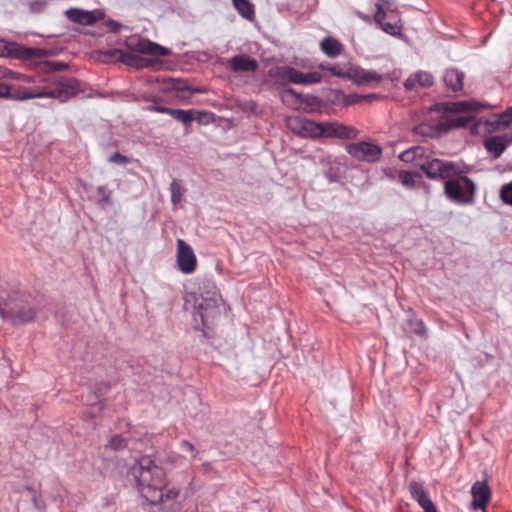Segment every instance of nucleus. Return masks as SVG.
Returning <instances> with one entry per match:
<instances>
[{"label":"nucleus","instance_id":"obj_25","mask_svg":"<svg viewBox=\"0 0 512 512\" xmlns=\"http://www.w3.org/2000/svg\"><path fill=\"white\" fill-rule=\"evenodd\" d=\"M298 124L299 132L304 136H309L312 138L321 137V133L323 132L321 123H317L309 119H299Z\"/></svg>","mask_w":512,"mask_h":512},{"label":"nucleus","instance_id":"obj_14","mask_svg":"<svg viewBox=\"0 0 512 512\" xmlns=\"http://www.w3.org/2000/svg\"><path fill=\"white\" fill-rule=\"evenodd\" d=\"M409 492L411 497L417 501V503L422 507L424 512H437V509L432 502V500L428 497L427 492L425 491L424 485L417 481H411L409 484Z\"/></svg>","mask_w":512,"mask_h":512},{"label":"nucleus","instance_id":"obj_45","mask_svg":"<svg viewBox=\"0 0 512 512\" xmlns=\"http://www.w3.org/2000/svg\"><path fill=\"white\" fill-rule=\"evenodd\" d=\"M245 512H265L259 501H252L245 507Z\"/></svg>","mask_w":512,"mask_h":512},{"label":"nucleus","instance_id":"obj_28","mask_svg":"<svg viewBox=\"0 0 512 512\" xmlns=\"http://www.w3.org/2000/svg\"><path fill=\"white\" fill-rule=\"evenodd\" d=\"M470 120H471V118L467 117V116L450 117L445 120H441L442 126H443L442 131H444V135H445L452 129L466 127L468 125V123L470 122Z\"/></svg>","mask_w":512,"mask_h":512},{"label":"nucleus","instance_id":"obj_23","mask_svg":"<svg viewBox=\"0 0 512 512\" xmlns=\"http://www.w3.org/2000/svg\"><path fill=\"white\" fill-rule=\"evenodd\" d=\"M426 149L421 146H413L399 155V159L403 162L414 163L418 167V163L426 160Z\"/></svg>","mask_w":512,"mask_h":512},{"label":"nucleus","instance_id":"obj_46","mask_svg":"<svg viewBox=\"0 0 512 512\" xmlns=\"http://www.w3.org/2000/svg\"><path fill=\"white\" fill-rule=\"evenodd\" d=\"M171 109L172 108H169V107H166V106H160V105H153V106H150L148 108V110H150V111H154V112H158V113H162V114H167V115H170Z\"/></svg>","mask_w":512,"mask_h":512},{"label":"nucleus","instance_id":"obj_13","mask_svg":"<svg viewBox=\"0 0 512 512\" xmlns=\"http://www.w3.org/2000/svg\"><path fill=\"white\" fill-rule=\"evenodd\" d=\"M323 132L321 137H337L340 139H354L358 130L352 126H346L337 122H322Z\"/></svg>","mask_w":512,"mask_h":512},{"label":"nucleus","instance_id":"obj_42","mask_svg":"<svg viewBox=\"0 0 512 512\" xmlns=\"http://www.w3.org/2000/svg\"><path fill=\"white\" fill-rule=\"evenodd\" d=\"M109 162L119 165H126L130 162V159L127 156L120 154L119 152H115L109 157Z\"/></svg>","mask_w":512,"mask_h":512},{"label":"nucleus","instance_id":"obj_34","mask_svg":"<svg viewBox=\"0 0 512 512\" xmlns=\"http://www.w3.org/2000/svg\"><path fill=\"white\" fill-rule=\"evenodd\" d=\"M125 50L123 49H109L102 52V61L106 63H123Z\"/></svg>","mask_w":512,"mask_h":512},{"label":"nucleus","instance_id":"obj_11","mask_svg":"<svg viewBox=\"0 0 512 512\" xmlns=\"http://www.w3.org/2000/svg\"><path fill=\"white\" fill-rule=\"evenodd\" d=\"M212 289V291H208L206 297L202 296L200 300H196V310L203 323L218 313L219 295L214 285H212Z\"/></svg>","mask_w":512,"mask_h":512},{"label":"nucleus","instance_id":"obj_4","mask_svg":"<svg viewBox=\"0 0 512 512\" xmlns=\"http://www.w3.org/2000/svg\"><path fill=\"white\" fill-rule=\"evenodd\" d=\"M476 191V183L464 175L459 167L454 171V175L444 182L443 186L446 199L459 206L473 205L476 200Z\"/></svg>","mask_w":512,"mask_h":512},{"label":"nucleus","instance_id":"obj_33","mask_svg":"<svg viewBox=\"0 0 512 512\" xmlns=\"http://www.w3.org/2000/svg\"><path fill=\"white\" fill-rule=\"evenodd\" d=\"M171 89L180 93L179 97L187 98L193 93L200 92L199 89L190 88L186 82L180 79H172Z\"/></svg>","mask_w":512,"mask_h":512},{"label":"nucleus","instance_id":"obj_36","mask_svg":"<svg viewBox=\"0 0 512 512\" xmlns=\"http://www.w3.org/2000/svg\"><path fill=\"white\" fill-rule=\"evenodd\" d=\"M127 440L121 435H114L110 438L107 447L114 451H120L127 447Z\"/></svg>","mask_w":512,"mask_h":512},{"label":"nucleus","instance_id":"obj_21","mask_svg":"<svg viewBox=\"0 0 512 512\" xmlns=\"http://www.w3.org/2000/svg\"><path fill=\"white\" fill-rule=\"evenodd\" d=\"M434 83L433 76L425 71H419L411 75L404 81V86L407 90H413L416 86L430 87Z\"/></svg>","mask_w":512,"mask_h":512},{"label":"nucleus","instance_id":"obj_7","mask_svg":"<svg viewBox=\"0 0 512 512\" xmlns=\"http://www.w3.org/2000/svg\"><path fill=\"white\" fill-rule=\"evenodd\" d=\"M348 154L358 161L376 162L382 155V148L367 141L351 143L347 146Z\"/></svg>","mask_w":512,"mask_h":512},{"label":"nucleus","instance_id":"obj_50","mask_svg":"<svg viewBox=\"0 0 512 512\" xmlns=\"http://www.w3.org/2000/svg\"><path fill=\"white\" fill-rule=\"evenodd\" d=\"M327 178L329 179L330 182L335 181V179L333 178V175H327Z\"/></svg>","mask_w":512,"mask_h":512},{"label":"nucleus","instance_id":"obj_8","mask_svg":"<svg viewBox=\"0 0 512 512\" xmlns=\"http://www.w3.org/2000/svg\"><path fill=\"white\" fill-rule=\"evenodd\" d=\"M278 75L282 80L302 85L316 84L320 83L322 80V75L319 72L312 71L303 73L288 66L280 68Z\"/></svg>","mask_w":512,"mask_h":512},{"label":"nucleus","instance_id":"obj_15","mask_svg":"<svg viewBox=\"0 0 512 512\" xmlns=\"http://www.w3.org/2000/svg\"><path fill=\"white\" fill-rule=\"evenodd\" d=\"M474 509L484 510L491 497V490L486 481H476L471 487Z\"/></svg>","mask_w":512,"mask_h":512},{"label":"nucleus","instance_id":"obj_41","mask_svg":"<svg viewBox=\"0 0 512 512\" xmlns=\"http://www.w3.org/2000/svg\"><path fill=\"white\" fill-rule=\"evenodd\" d=\"M399 179L406 187H412L415 184L414 175L408 171H401L399 173Z\"/></svg>","mask_w":512,"mask_h":512},{"label":"nucleus","instance_id":"obj_30","mask_svg":"<svg viewBox=\"0 0 512 512\" xmlns=\"http://www.w3.org/2000/svg\"><path fill=\"white\" fill-rule=\"evenodd\" d=\"M171 192V203L173 206H177L181 203L183 195L186 192V188L183 186L181 180L173 179L170 184Z\"/></svg>","mask_w":512,"mask_h":512},{"label":"nucleus","instance_id":"obj_43","mask_svg":"<svg viewBox=\"0 0 512 512\" xmlns=\"http://www.w3.org/2000/svg\"><path fill=\"white\" fill-rule=\"evenodd\" d=\"M180 448L183 450V451H187V452H190L192 453V456L193 458H196L197 455H198V451L196 450L195 446L190 443L188 440H182L180 442Z\"/></svg>","mask_w":512,"mask_h":512},{"label":"nucleus","instance_id":"obj_38","mask_svg":"<svg viewBox=\"0 0 512 512\" xmlns=\"http://www.w3.org/2000/svg\"><path fill=\"white\" fill-rule=\"evenodd\" d=\"M409 324H410V327L412 329V331L419 335V336H426L427 334V329L425 327V324L424 322L421 320V319H418V320H410L409 321Z\"/></svg>","mask_w":512,"mask_h":512},{"label":"nucleus","instance_id":"obj_16","mask_svg":"<svg viewBox=\"0 0 512 512\" xmlns=\"http://www.w3.org/2000/svg\"><path fill=\"white\" fill-rule=\"evenodd\" d=\"M509 143L507 135H495L484 140V147L494 159H497L504 153Z\"/></svg>","mask_w":512,"mask_h":512},{"label":"nucleus","instance_id":"obj_32","mask_svg":"<svg viewBox=\"0 0 512 512\" xmlns=\"http://www.w3.org/2000/svg\"><path fill=\"white\" fill-rule=\"evenodd\" d=\"M394 3L392 0H380L376 3V12L374 14V21L381 23L385 19L387 11H393Z\"/></svg>","mask_w":512,"mask_h":512},{"label":"nucleus","instance_id":"obj_48","mask_svg":"<svg viewBox=\"0 0 512 512\" xmlns=\"http://www.w3.org/2000/svg\"><path fill=\"white\" fill-rule=\"evenodd\" d=\"M55 67H56V69L61 70V69L67 68V65L64 63H61V62H57V63H55Z\"/></svg>","mask_w":512,"mask_h":512},{"label":"nucleus","instance_id":"obj_44","mask_svg":"<svg viewBox=\"0 0 512 512\" xmlns=\"http://www.w3.org/2000/svg\"><path fill=\"white\" fill-rule=\"evenodd\" d=\"M201 471L208 475V476H211L212 478H215L217 477V472L214 470L212 464L210 462H204L201 464Z\"/></svg>","mask_w":512,"mask_h":512},{"label":"nucleus","instance_id":"obj_12","mask_svg":"<svg viewBox=\"0 0 512 512\" xmlns=\"http://www.w3.org/2000/svg\"><path fill=\"white\" fill-rule=\"evenodd\" d=\"M484 107L480 102L477 101H459V102H449V103H438L430 106L427 109L428 113L431 112H452V113H462L468 111H477L480 108Z\"/></svg>","mask_w":512,"mask_h":512},{"label":"nucleus","instance_id":"obj_39","mask_svg":"<svg viewBox=\"0 0 512 512\" xmlns=\"http://www.w3.org/2000/svg\"><path fill=\"white\" fill-rule=\"evenodd\" d=\"M381 27V29L390 35H397L400 33V26L397 24H392L389 22H384V20L381 21V23H378Z\"/></svg>","mask_w":512,"mask_h":512},{"label":"nucleus","instance_id":"obj_52","mask_svg":"<svg viewBox=\"0 0 512 512\" xmlns=\"http://www.w3.org/2000/svg\"><path fill=\"white\" fill-rule=\"evenodd\" d=\"M483 512H486L485 509L483 510Z\"/></svg>","mask_w":512,"mask_h":512},{"label":"nucleus","instance_id":"obj_6","mask_svg":"<svg viewBox=\"0 0 512 512\" xmlns=\"http://www.w3.org/2000/svg\"><path fill=\"white\" fill-rule=\"evenodd\" d=\"M418 167L432 180H444L454 175L458 165L452 161H445L438 158H426L418 163Z\"/></svg>","mask_w":512,"mask_h":512},{"label":"nucleus","instance_id":"obj_51","mask_svg":"<svg viewBox=\"0 0 512 512\" xmlns=\"http://www.w3.org/2000/svg\"><path fill=\"white\" fill-rule=\"evenodd\" d=\"M307 98H309L310 100H312V102H314L317 98L314 97V96H308Z\"/></svg>","mask_w":512,"mask_h":512},{"label":"nucleus","instance_id":"obj_18","mask_svg":"<svg viewBox=\"0 0 512 512\" xmlns=\"http://www.w3.org/2000/svg\"><path fill=\"white\" fill-rule=\"evenodd\" d=\"M464 78V72L457 68L446 69L443 75L445 86L452 92L462 91Z\"/></svg>","mask_w":512,"mask_h":512},{"label":"nucleus","instance_id":"obj_37","mask_svg":"<svg viewBox=\"0 0 512 512\" xmlns=\"http://www.w3.org/2000/svg\"><path fill=\"white\" fill-rule=\"evenodd\" d=\"M500 198L505 204L512 205V181L501 187Z\"/></svg>","mask_w":512,"mask_h":512},{"label":"nucleus","instance_id":"obj_29","mask_svg":"<svg viewBox=\"0 0 512 512\" xmlns=\"http://www.w3.org/2000/svg\"><path fill=\"white\" fill-rule=\"evenodd\" d=\"M235 9L238 13L247 20L255 18V8L249 0H232Z\"/></svg>","mask_w":512,"mask_h":512},{"label":"nucleus","instance_id":"obj_10","mask_svg":"<svg viewBox=\"0 0 512 512\" xmlns=\"http://www.w3.org/2000/svg\"><path fill=\"white\" fill-rule=\"evenodd\" d=\"M177 264L179 270L184 274H191L195 271L197 259L191 246L183 239L177 240Z\"/></svg>","mask_w":512,"mask_h":512},{"label":"nucleus","instance_id":"obj_20","mask_svg":"<svg viewBox=\"0 0 512 512\" xmlns=\"http://www.w3.org/2000/svg\"><path fill=\"white\" fill-rule=\"evenodd\" d=\"M442 121H438L435 124L429 123L426 120L421 122L420 124L414 126L413 132L417 135L429 138H439L444 135V131H442Z\"/></svg>","mask_w":512,"mask_h":512},{"label":"nucleus","instance_id":"obj_24","mask_svg":"<svg viewBox=\"0 0 512 512\" xmlns=\"http://www.w3.org/2000/svg\"><path fill=\"white\" fill-rule=\"evenodd\" d=\"M2 77L15 79V80H21L26 83H34V84H36L35 88H29V89L30 90H38L39 87H42L43 85H45V83H43L41 80L47 79V78H56L57 76H47V77L35 78L34 76L24 75V74L14 72L12 70L5 68V73L2 74Z\"/></svg>","mask_w":512,"mask_h":512},{"label":"nucleus","instance_id":"obj_17","mask_svg":"<svg viewBox=\"0 0 512 512\" xmlns=\"http://www.w3.org/2000/svg\"><path fill=\"white\" fill-rule=\"evenodd\" d=\"M229 67L235 71L254 72L258 68V62L248 55L240 54L228 60Z\"/></svg>","mask_w":512,"mask_h":512},{"label":"nucleus","instance_id":"obj_2","mask_svg":"<svg viewBox=\"0 0 512 512\" xmlns=\"http://www.w3.org/2000/svg\"><path fill=\"white\" fill-rule=\"evenodd\" d=\"M5 68L0 66V80L5 79L2 74ZM45 85L38 90H30L25 87L11 91V86L0 82V98L14 101H24L35 98H53L61 103L67 102L81 91V82L74 77H56L41 80Z\"/></svg>","mask_w":512,"mask_h":512},{"label":"nucleus","instance_id":"obj_35","mask_svg":"<svg viewBox=\"0 0 512 512\" xmlns=\"http://www.w3.org/2000/svg\"><path fill=\"white\" fill-rule=\"evenodd\" d=\"M512 123V106L503 111L497 121L496 128H507Z\"/></svg>","mask_w":512,"mask_h":512},{"label":"nucleus","instance_id":"obj_47","mask_svg":"<svg viewBox=\"0 0 512 512\" xmlns=\"http://www.w3.org/2000/svg\"><path fill=\"white\" fill-rule=\"evenodd\" d=\"M356 98H357V100L358 99H363V100H366V101H372L374 99H377L378 95H376V94H368V95H362V96H357L356 95Z\"/></svg>","mask_w":512,"mask_h":512},{"label":"nucleus","instance_id":"obj_40","mask_svg":"<svg viewBox=\"0 0 512 512\" xmlns=\"http://www.w3.org/2000/svg\"><path fill=\"white\" fill-rule=\"evenodd\" d=\"M97 192L101 196V203L103 204H111V195L112 191L108 190L105 185H100L97 187Z\"/></svg>","mask_w":512,"mask_h":512},{"label":"nucleus","instance_id":"obj_1","mask_svg":"<svg viewBox=\"0 0 512 512\" xmlns=\"http://www.w3.org/2000/svg\"><path fill=\"white\" fill-rule=\"evenodd\" d=\"M128 474L135 481L136 488L142 498L151 505L173 501L179 496L180 491L175 487L163 493V488L167 484L165 471L149 456H143L135 460Z\"/></svg>","mask_w":512,"mask_h":512},{"label":"nucleus","instance_id":"obj_27","mask_svg":"<svg viewBox=\"0 0 512 512\" xmlns=\"http://www.w3.org/2000/svg\"><path fill=\"white\" fill-rule=\"evenodd\" d=\"M319 68L322 71H327L331 75L338 78L348 79L349 77L350 68H348L346 65H342L339 63L332 64L329 62H324L319 65Z\"/></svg>","mask_w":512,"mask_h":512},{"label":"nucleus","instance_id":"obj_26","mask_svg":"<svg viewBox=\"0 0 512 512\" xmlns=\"http://www.w3.org/2000/svg\"><path fill=\"white\" fill-rule=\"evenodd\" d=\"M321 50L330 58H336L343 50V45L333 37H325L320 43Z\"/></svg>","mask_w":512,"mask_h":512},{"label":"nucleus","instance_id":"obj_5","mask_svg":"<svg viewBox=\"0 0 512 512\" xmlns=\"http://www.w3.org/2000/svg\"><path fill=\"white\" fill-rule=\"evenodd\" d=\"M36 314V309L28 301L20 298H11L0 307V316L13 325H23L31 322Z\"/></svg>","mask_w":512,"mask_h":512},{"label":"nucleus","instance_id":"obj_22","mask_svg":"<svg viewBox=\"0 0 512 512\" xmlns=\"http://www.w3.org/2000/svg\"><path fill=\"white\" fill-rule=\"evenodd\" d=\"M66 16L70 21L81 25H92L97 20L92 11H85L77 8L67 10Z\"/></svg>","mask_w":512,"mask_h":512},{"label":"nucleus","instance_id":"obj_19","mask_svg":"<svg viewBox=\"0 0 512 512\" xmlns=\"http://www.w3.org/2000/svg\"><path fill=\"white\" fill-rule=\"evenodd\" d=\"M348 79L352 80L357 84H368L371 82L379 83L382 81V75L376 73L375 71L365 70V69H350Z\"/></svg>","mask_w":512,"mask_h":512},{"label":"nucleus","instance_id":"obj_9","mask_svg":"<svg viewBox=\"0 0 512 512\" xmlns=\"http://www.w3.org/2000/svg\"><path fill=\"white\" fill-rule=\"evenodd\" d=\"M42 50L39 48H29L14 42H6L0 39V57L11 56L17 59H32L40 57Z\"/></svg>","mask_w":512,"mask_h":512},{"label":"nucleus","instance_id":"obj_31","mask_svg":"<svg viewBox=\"0 0 512 512\" xmlns=\"http://www.w3.org/2000/svg\"><path fill=\"white\" fill-rule=\"evenodd\" d=\"M195 113L196 112L193 109L184 110L172 108L170 116L183 123L185 126H188L193 120H195Z\"/></svg>","mask_w":512,"mask_h":512},{"label":"nucleus","instance_id":"obj_49","mask_svg":"<svg viewBox=\"0 0 512 512\" xmlns=\"http://www.w3.org/2000/svg\"><path fill=\"white\" fill-rule=\"evenodd\" d=\"M285 92H286V93H289V94H291V95H293V96H298V95L296 94V92H295L293 89H291V88L287 89Z\"/></svg>","mask_w":512,"mask_h":512},{"label":"nucleus","instance_id":"obj_3","mask_svg":"<svg viewBox=\"0 0 512 512\" xmlns=\"http://www.w3.org/2000/svg\"><path fill=\"white\" fill-rule=\"evenodd\" d=\"M126 46L129 51H125L123 64L137 69L150 67L152 65V61L136 53L148 54L156 57L168 56L170 54V50L168 48L142 37L128 38L126 40Z\"/></svg>","mask_w":512,"mask_h":512}]
</instances>
